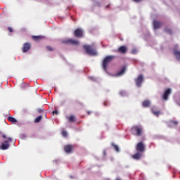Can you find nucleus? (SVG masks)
<instances>
[{
	"mask_svg": "<svg viewBox=\"0 0 180 180\" xmlns=\"http://www.w3.org/2000/svg\"><path fill=\"white\" fill-rule=\"evenodd\" d=\"M46 49H48L49 50V51H53V48L51 47V46H46Z\"/></svg>",
	"mask_w": 180,
	"mask_h": 180,
	"instance_id": "27",
	"label": "nucleus"
},
{
	"mask_svg": "<svg viewBox=\"0 0 180 180\" xmlns=\"http://www.w3.org/2000/svg\"><path fill=\"white\" fill-rule=\"evenodd\" d=\"M176 124H178L177 121L170 120L168 122L169 127H172V126H176Z\"/></svg>",
	"mask_w": 180,
	"mask_h": 180,
	"instance_id": "18",
	"label": "nucleus"
},
{
	"mask_svg": "<svg viewBox=\"0 0 180 180\" xmlns=\"http://www.w3.org/2000/svg\"><path fill=\"white\" fill-rule=\"evenodd\" d=\"M117 51L121 54H126L127 53V47L125 46H120Z\"/></svg>",
	"mask_w": 180,
	"mask_h": 180,
	"instance_id": "11",
	"label": "nucleus"
},
{
	"mask_svg": "<svg viewBox=\"0 0 180 180\" xmlns=\"http://www.w3.org/2000/svg\"><path fill=\"white\" fill-rule=\"evenodd\" d=\"M136 150L138 153H144V150H146V146H144V143H143V142L138 143Z\"/></svg>",
	"mask_w": 180,
	"mask_h": 180,
	"instance_id": "8",
	"label": "nucleus"
},
{
	"mask_svg": "<svg viewBox=\"0 0 180 180\" xmlns=\"http://www.w3.org/2000/svg\"><path fill=\"white\" fill-rule=\"evenodd\" d=\"M74 36L75 37H77V39L84 37V31L81 28H77L74 32Z\"/></svg>",
	"mask_w": 180,
	"mask_h": 180,
	"instance_id": "7",
	"label": "nucleus"
},
{
	"mask_svg": "<svg viewBox=\"0 0 180 180\" xmlns=\"http://www.w3.org/2000/svg\"><path fill=\"white\" fill-rule=\"evenodd\" d=\"M66 119H68V122H70L71 123H74V122H77V120L75 115H70V117L67 116Z\"/></svg>",
	"mask_w": 180,
	"mask_h": 180,
	"instance_id": "16",
	"label": "nucleus"
},
{
	"mask_svg": "<svg viewBox=\"0 0 180 180\" xmlns=\"http://www.w3.org/2000/svg\"><path fill=\"white\" fill-rule=\"evenodd\" d=\"M63 44H72L73 46L79 45V41L74 39H68L63 41Z\"/></svg>",
	"mask_w": 180,
	"mask_h": 180,
	"instance_id": "5",
	"label": "nucleus"
},
{
	"mask_svg": "<svg viewBox=\"0 0 180 180\" xmlns=\"http://www.w3.org/2000/svg\"><path fill=\"white\" fill-rule=\"evenodd\" d=\"M131 131L134 136H143V127L140 125H135L131 127Z\"/></svg>",
	"mask_w": 180,
	"mask_h": 180,
	"instance_id": "1",
	"label": "nucleus"
},
{
	"mask_svg": "<svg viewBox=\"0 0 180 180\" xmlns=\"http://www.w3.org/2000/svg\"><path fill=\"white\" fill-rule=\"evenodd\" d=\"M152 112H153V115H155V116H160V115H161L160 111H155V110H154V108L152 109Z\"/></svg>",
	"mask_w": 180,
	"mask_h": 180,
	"instance_id": "23",
	"label": "nucleus"
},
{
	"mask_svg": "<svg viewBox=\"0 0 180 180\" xmlns=\"http://www.w3.org/2000/svg\"><path fill=\"white\" fill-rule=\"evenodd\" d=\"M11 142H12V138L9 137L7 141H5L1 144L0 150H8L10 147L9 143Z\"/></svg>",
	"mask_w": 180,
	"mask_h": 180,
	"instance_id": "4",
	"label": "nucleus"
},
{
	"mask_svg": "<svg viewBox=\"0 0 180 180\" xmlns=\"http://www.w3.org/2000/svg\"><path fill=\"white\" fill-rule=\"evenodd\" d=\"M174 55L175 56L176 60L180 61V51L174 50Z\"/></svg>",
	"mask_w": 180,
	"mask_h": 180,
	"instance_id": "19",
	"label": "nucleus"
},
{
	"mask_svg": "<svg viewBox=\"0 0 180 180\" xmlns=\"http://www.w3.org/2000/svg\"><path fill=\"white\" fill-rule=\"evenodd\" d=\"M165 31L166 32V33H168V34H172V31L171 30V29L169 28H165Z\"/></svg>",
	"mask_w": 180,
	"mask_h": 180,
	"instance_id": "25",
	"label": "nucleus"
},
{
	"mask_svg": "<svg viewBox=\"0 0 180 180\" xmlns=\"http://www.w3.org/2000/svg\"><path fill=\"white\" fill-rule=\"evenodd\" d=\"M91 113H92V112H91V111H87V114H88V115H91Z\"/></svg>",
	"mask_w": 180,
	"mask_h": 180,
	"instance_id": "35",
	"label": "nucleus"
},
{
	"mask_svg": "<svg viewBox=\"0 0 180 180\" xmlns=\"http://www.w3.org/2000/svg\"><path fill=\"white\" fill-rule=\"evenodd\" d=\"M124 72H126V66H122L121 70L114 75V77H122L124 75Z\"/></svg>",
	"mask_w": 180,
	"mask_h": 180,
	"instance_id": "9",
	"label": "nucleus"
},
{
	"mask_svg": "<svg viewBox=\"0 0 180 180\" xmlns=\"http://www.w3.org/2000/svg\"><path fill=\"white\" fill-rule=\"evenodd\" d=\"M30 44L29 43H25L24 44V47H23V53H26L27 51H29L30 50Z\"/></svg>",
	"mask_w": 180,
	"mask_h": 180,
	"instance_id": "14",
	"label": "nucleus"
},
{
	"mask_svg": "<svg viewBox=\"0 0 180 180\" xmlns=\"http://www.w3.org/2000/svg\"><path fill=\"white\" fill-rule=\"evenodd\" d=\"M83 49H84L87 54H89V56H96V51L92 46L84 45Z\"/></svg>",
	"mask_w": 180,
	"mask_h": 180,
	"instance_id": "3",
	"label": "nucleus"
},
{
	"mask_svg": "<svg viewBox=\"0 0 180 180\" xmlns=\"http://www.w3.org/2000/svg\"><path fill=\"white\" fill-rule=\"evenodd\" d=\"M110 6V4H108V6H106V8H109Z\"/></svg>",
	"mask_w": 180,
	"mask_h": 180,
	"instance_id": "36",
	"label": "nucleus"
},
{
	"mask_svg": "<svg viewBox=\"0 0 180 180\" xmlns=\"http://www.w3.org/2000/svg\"><path fill=\"white\" fill-rule=\"evenodd\" d=\"M8 32H9L10 33H12V32H13V29H12V27H8Z\"/></svg>",
	"mask_w": 180,
	"mask_h": 180,
	"instance_id": "28",
	"label": "nucleus"
},
{
	"mask_svg": "<svg viewBox=\"0 0 180 180\" xmlns=\"http://www.w3.org/2000/svg\"><path fill=\"white\" fill-rule=\"evenodd\" d=\"M112 146L115 148V151H117V153H119L120 149H119V146L115 143H112Z\"/></svg>",
	"mask_w": 180,
	"mask_h": 180,
	"instance_id": "24",
	"label": "nucleus"
},
{
	"mask_svg": "<svg viewBox=\"0 0 180 180\" xmlns=\"http://www.w3.org/2000/svg\"><path fill=\"white\" fill-rule=\"evenodd\" d=\"M103 105H104V106H108V102L105 101V102L103 103Z\"/></svg>",
	"mask_w": 180,
	"mask_h": 180,
	"instance_id": "32",
	"label": "nucleus"
},
{
	"mask_svg": "<svg viewBox=\"0 0 180 180\" xmlns=\"http://www.w3.org/2000/svg\"><path fill=\"white\" fill-rule=\"evenodd\" d=\"M116 180H122V179H117Z\"/></svg>",
	"mask_w": 180,
	"mask_h": 180,
	"instance_id": "37",
	"label": "nucleus"
},
{
	"mask_svg": "<svg viewBox=\"0 0 180 180\" xmlns=\"http://www.w3.org/2000/svg\"><path fill=\"white\" fill-rule=\"evenodd\" d=\"M131 54H137V49H133L131 51Z\"/></svg>",
	"mask_w": 180,
	"mask_h": 180,
	"instance_id": "29",
	"label": "nucleus"
},
{
	"mask_svg": "<svg viewBox=\"0 0 180 180\" xmlns=\"http://www.w3.org/2000/svg\"><path fill=\"white\" fill-rule=\"evenodd\" d=\"M171 94V89H167L164 94H163V99L165 101H167L168 99V96H169V95Z\"/></svg>",
	"mask_w": 180,
	"mask_h": 180,
	"instance_id": "12",
	"label": "nucleus"
},
{
	"mask_svg": "<svg viewBox=\"0 0 180 180\" xmlns=\"http://www.w3.org/2000/svg\"><path fill=\"white\" fill-rule=\"evenodd\" d=\"M41 119H43V117L41 115L38 116L34 119V123H39L41 121Z\"/></svg>",
	"mask_w": 180,
	"mask_h": 180,
	"instance_id": "22",
	"label": "nucleus"
},
{
	"mask_svg": "<svg viewBox=\"0 0 180 180\" xmlns=\"http://www.w3.org/2000/svg\"><path fill=\"white\" fill-rule=\"evenodd\" d=\"M143 81H144V77H143V75H139L138 76V77H136L135 79V82H136V86H138V88H140V86H141V84H143Z\"/></svg>",
	"mask_w": 180,
	"mask_h": 180,
	"instance_id": "6",
	"label": "nucleus"
},
{
	"mask_svg": "<svg viewBox=\"0 0 180 180\" xmlns=\"http://www.w3.org/2000/svg\"><path fill=\"white\" fill-rule=\"evenodd\" d=\"M37 111L38 112V113H43V112H44V108H38Z\"/></svg>",
	"mask_w": 180,
	"mask_h": 180,
	"instance_id": "26",
	"label": "nucleus"
},
{
	"mask_svg": "<svg viewBox=\"0 0 180 180\" xmlns=\"http://www.w3.org/2000/svg\"><path fill=\"white\" fill-rule=\"evenodd\" d=\"M72 148H74V146L72 145H68L65 146L64 150L65 153H68V154H70V153L72 151Z\"/></svg>",
	"mask_w": 180,
	"mask_h": 180,
	"instance_id": "13",
	"label": "nucleus"
},
{
	"mask_svg": "<svg viewBox=\"0 0 180 180\" xmlns=\"http://www.w3.org/2000/svg\"><path fill=\"white\" fill-rule=\"evenodd\" d=\"M44 38V37L42 36H32V40H34V41H40V40H41Z\"/></svg>",
	"mask_w": 180,
	"mask_h": 180,
	"instance_id": "17",
	"label": "nucleus"
},
{
	"mask_svg": "<svg viewBox=\"0 0 180 180\" xmlns=\"http://www.w3.org/2000/svg\"><path fill=\"white\" fill-rule=\"evenodd\" d=\"M161 26H162V22L161 21L155 20L153 21V27L155 29V30H157V29H160V27H161Z\"/></svg>",
	"mask_w": 180,
	"mask_h": 180,
	"instance_id": "10",
	"label": "nucleus"
},
{
	"mask_svg": "<svg viewBox=\"0 0 180 180\" xmlns=\"http://www.w3.org/2000/svg\"><path fill=\"white\" fill-rule=\"evenodd\" d=\"M150 101L146 100L142 103V105L143 108H148V106H150Z\"/></svg>",
	"mask_w": 180,
	"mask_h": 180,
	"instance_id": "20",
	"label": "nucleus"
},
{
	"mask_svg": "<svg viewBox=\"0 0 180 180\" xmlns=\"http://www.w3.org/2000/svg\"><path fill=\"white\" fill-rule=\"evenodd\" d=\"M141 155H142L141 153L137 152L136 154L132 155V158H134V160H141Z\"/></svg>",
	"mask_w": 180,
	"mask_h": 180,
	"instance_id": "15",
	"label": "nucleus"
},
{
	"mask_svg": "<svg viewBox=\"0 0 180 180\" xmlns=\"http://www.w3.org/2000/svg\"><path fill=\"white\" fill-rule=\"evenodd\" d=\"M116 57L115 56H108L103 59V68L105 70V71L108 70V65H109V63H110Z\"/></svg>",
	"mask_w": 180,
	"mask_h": 180,
	"instance_id": "2",
	"label": "nucleus"
},
{
	"mask_svg": "<svg viewBox=\"0 0 180 180\" xmlns=\"http://www.w3.org/2000/svg\"><path fill=\"white\" fill-rule=\"evenodd\" d=\"M62 134L64 137H67V131H62Z\"/></svg>",
	"mask_w": 180,
	"mask_h": 180,
	"instance_id": "30",
	"label": "nucleus"
},
{
	"mask_svg": "<svg viewBox=\"0 0 180 180\" xmlns=\"http://www.w3.org/2000/svg\"><path fill=\"white\" fill-rule=\"evenodd\" d=\"M53 113H55V115H58V110H55V111H53Z\"/></svg>",
	"mask_w": 180,
	"mask_h": 180,
	"instance_id": "33",
	"label": "nucleus"
},
{
	"mask_svg": "<svg viewBox=\"0 0 180 180\" xmlns=\"http://www.w3.org/2000/svg\"><path fill=\"white\" fill-rule=\"evenodd\" d=\"M7 120H8V122H11V123H16L18 122V120H16L13 117H8Z\"/></svg>",
	"mask_w": 180,
	"mask_h": 180,
	"instance_id": "21",
	"label": "nucleus"
},
{
	"mask_svg": "<svg viewBox=\"0 0 180 180\" xmlns=\"http://www.w3.org/2000/svg\"><path fill=\"white\" fill-rule=\"evenodd\" d=\"M0 137H3V139H6V136L2 135V132L0 131Z\"/></svg>",
	"mask_w": 180,
	"mask_h": 180,
	"instance_id": "31",
	"label": "nucleus"
},
{
	"mask_svg": "<svg viewBox=\"0 0 180 180\" xmlns=\"http://www.w3.org/2000/svg\"><path fill=\"white\" fill-rule=\"evenodd\" d=\"M134 2H141V1H143V0H134Z\"/></svg>",
	"mask_w": 180,
	"mask_h": 180,
	"instance_id": "34",
	"label": "nucleus"
}]
</instances>
